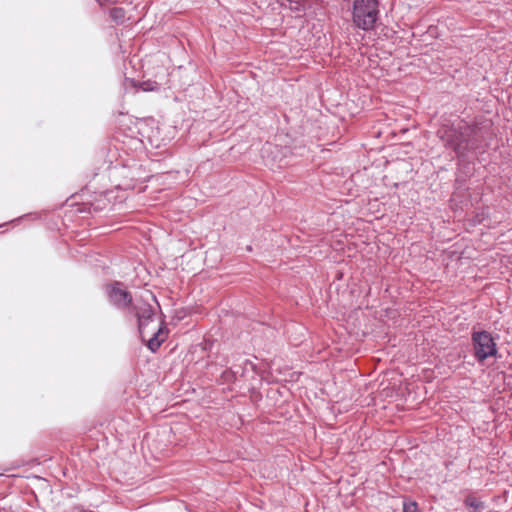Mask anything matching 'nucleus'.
Wrapping results in <instances>:
<instances>
[{
  "instance_id": "obj_8",
  "label": "nucleus",
  "mask_w": 512,
  "mask_h": 512,
  "mask_svg": "<svg viewBox=\"0 0 512 512\" xmlns=\"http://www.w3.org/2000/svg\"><path fill=\"white\" fill-rule=\"evenodd\" d=\"M126 16V12L122 7H114L110 10V17L117 24H121L124 22Z\"/></svg>"
},
{
  "instance_id": "obj_10",
  "label": "nucleus",
  "mask_w": 512,
  "mask_h": 512,
  "mask_svg": "<svg viewBox=\"0 0 512 512\" xmlns=\"http://www.w3.org/2000/svg\"><path fill=\"white\" fill-rule=\"evenodd\" d=\"M255 364L250 361V360H245L244 363H243V366H240L239 368H237L236 370L238 371V375H240L241 377H244L246 375V373L250 371H252L253 373L255 372Z\"/></svg>"
},
{
  "instance_id": "obj_14",
  "label": "nucleus",
  "mask_w": 512,
  "mask_h": 512,
  "mask_svg": "<svg viewBox=\"0 0 512 512\" xmlns=\"http://www.w3.org/2000/svg\"><path fill=\"white\" fill-rule=\"evenodd\" d=\"M77 512H94V511H91V510H84V509H80V510H78Z\"/></svg>"
},
{
  "instance_id": "obj_5",
  "label": "nucleus",
  "mask_w": 512,
  "mask_h": 512,
  "mask_svg": "<svg viewBox=\"0 0 512 512\" xmlns=\"http://www.w3.org/2000/svg\"><path fill=\"white\" fill-rule=\"evenodd\" d=\"M129 310L136 316L139 333L144 338L146 327L150 321H153L154 308L150 304L141 301L133 303Z\"/></svg>"
},
{
  "instance_id": "obj_3",
  "label": "nucleus",
  "mask_w": 512,
  "mask_h": 512,
  "mask_svg": "<svg viewBox=\"0 0 512 512\" xmlns=\"http://www.w3.org/2000/svg\"><path fill=\"white\" fill-rule=\"evenodd\" d=\"M471 341L474 350V356L478 362L482 363L489 357L497 354V345L488 331H473Z\"/></svg>"
},
{
  "instance_id": "obj_6",
  "label": "nucleus",
  "mask_w": 512,
  "mask_h": 512,
  "mask_svg": "<svg viewBox=\"0 0 512 512\" xmlns=\"http://www.w3.org/2000/svg\"><path fill=\"white\" fill-rule=\"evenodd\" d=\"M464 503L470 512H481L484 509V503L473 495L467 496Z\"/></svg>"
},
{
  "instance_id": "obj_9",
  "label": "nucleus",
  "mask_w": 512,
  "mask_h": 512,
  "mask_svg": "<svg viewBox=\"0 0 512 512\" xmlns=\"http://www.w3.org/2000/svg\"><path fill=\"white\" fill-rule=\"evenodd\" d=\"M238 371L233 368H228L221 374V379L224 383H232L237 379Z\"/></svg>"
},
{
  "instance_id": "obj_11",
  "label": "nucleus",
  "mask_w": 512,
  "mask_h": 512,
  "mask_svg": "<svg viewBox=\"0 0 512 512\" xmlns=\"http://www.w3.org/2000/svg\"><path fill=\"white\" fill-rule=\"evenodd\" d=\"M402 512H421L417 502L412 500H404Z\"/></svg>"
},
{
  "instance_id": "obj_13",
  "label": "nucleus",
  "mask_w": 512,
  "mask_h": 512,
  "mask_svg": "<svg viewBox=\"0 0 512 512\" xmlns=\"http://www.w3.org/2000/svg\"><path fill=\"white\" fill-rule=\"evenodd\" d=\"M270 148H271V144H266V146L264 147V150L268 151V150H270Z\"/></svg>"
},
{
  "instance_id": "obj_1",
  "label": "nucleus",
  "mask_w": 512,
  "mask_h": 512,
  "mask_svg": "<svg viewBox=\"0 0 512 512\" xmlns=\"http://www.w3.org/2000/svg\"><path fill=\"white\" fill-rule=\"evenodd\" d=\"M489 129L479 125L443 126L437 131L444 146L452 149L459 158H464L469 152L483 149Z\"/></svg>"
},
{
  "instance_id": "obj_4",
  "label": "nucleus",
  "mask_w": 512,
  "mask_h": 512,
  "mask_svg": "<svg viewBox=\"0 0 512 512\" xmlns=\"http://www.w3.org/2000/svg\"><path fill=\"white\" fill-rule=\"evenodd\" d=\"M106 294L109 302L117 309H130L133 304L131 293L124 288L121 282L115 281L106 285Z\"/></svg>"
},
{
  "instance_id": "obj_2",
  "label": "nucleus",
  "mask_w": 512,
  "mask_h": 512,
  "mask_svg": "<svg viewBox=\"0 0 512 512\" xmlns=\"http://www.w3.org/2000/svg\"><path fill=\"white\" fill-rule=\"evenodd\" d=\"M378 19L379 0H354L352 21L357 28L370 31Z\"/></svg>"
},
{
  "instance_id": "obj_12",
  "label": "nucleus",
  "mask_w": 512,
  "mask_h": 512,
  "mask_svg": "<svg viewBox=\"0 0 512 512\" xmlns=\"http://www.w3.org/2000/svg\"><path fill=\"white\" fill-rule=\"evenodd\" d=\"M139 86L143 91H155L159 88V84L156 81L151 80L143 81Z\"/></svg>"
},
{
  "instance_id": "obj_7",
  "label": "nucleus",
  "mask_w": 512,
  "mask_h": 512,
  "mask_svg": "<svg viewBox=\"0 0 512 512\" xmlns=\"http://www.w3.org/2000/svg\"><path fill=\"white\" fill-rule=\"evenodd\" d=\"M162 333V329L158 328L156 332L153 333V336L148 340L147 347L152 351L156 352L158 348L161 346L163 339H159V335Z\"/></svg>"
}]
</instances>
